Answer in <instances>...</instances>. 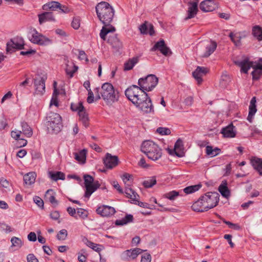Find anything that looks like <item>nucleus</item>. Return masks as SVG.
Listing matches in <instances>:
<instances>
[{"label": "nucleus", "mask_w": 262, "mask_h": 262, "mask_svg": "<svg viewBox=\"0 0 262 262\" xmlns=\"http://www.w3.org/2000/svg\"><path fill=\"white\" fill-rule=\"evenodd\" d=\"M125 95L137 107L145 113L154 112L151 99L139 86L132 85L125 91Z\"/></svg>", "instance_id": "nucleus-1"}, {"label": "nucleus", "mask_w": 262, "mask_h": 262, "mask_svg": "<svg viewBox=\"0 0 262 262\" xmlns=\"http://www.w3.org/2000/svg\"><path fill=\"white\" fill-rule=\"evenodd\" d=\"M96 11L101 23L105 26H109L114 16L113 8L108 3L101 2L96 5Z\"/></svg>", "instance_id": "nucleus-2"}, {"label": "nucleus", "mask_w": 262, "mask_h": 262, "mask_svg": "<svg viewBox=\"0 0 262 262\" xmlns=\"http://www.w3.org/2000/svg\"><path fill=\"white\" fill-rule=\"evenodd\" d=\"M141 150L149 159L153 161L158 160L162 155L161 148L155 142L150 140L145 141L142 143Z\"/></svg>", "instance_id": "nucleus-3"}, {"label": "nucleus", "mask_w": 262, "mask_h": 262, "mask_svg": "<svg viewBox=\"0 0 262 262\" xmlns=\"http://www.w3.org/2000/svg\"><path fill=\"white\" fill-rule=\"evenodd\" d=\"M100 93L107 104H112L118 100V92L115 90L114 86L110 83H103L101 86Z\"/></svg>", "instance_id": "nucleus-4"}, {"label": "nucleus", "mask_w": 262, "mask_h": 262, "mask_svg": "<svg viewBox=\"0 0 262 262\" xmlns=\"http://www.w3.org/2000/svg\"><path fill=\"white\" fill-rule=\"evenodd\" d=\"M234 63L241 68L242 72L247 73L250 68H252L254 70L252 72L253 79L258 80L262 75V70L257 69V67L253 64V62L250 61L248 58H245L242 60H235Z\"/></svg>", "instance_id": "nucleus-5"}, {"label": "nucleus", "mask_w": 262, "mask_h": 262, "mask_svg": "<svg viewBox=\"0 0 262 262\" xmlns=\"http://www.w3.org/2000/svg\"><path fill=\"white\" fill-rule=\"evenodd\" d=\"M46 125L49 132L57 134L62 126L61 116L57 113L50 112L47 117Z\"/></svg>", "instance_id": "nucleus-6"}, {"label": "nucleus", "mask_w": 262, "mask_h": 262, "mask_svg": "<svg viewBox=\"0 0 262 262\" xmlns=\"http://www.w3.org/2000/svg\"><path fill=\"white\" fill-rule=\"evenodd\" d=\"M28 37L31 42L40 46H48L52 43L51 39L38 32L36 29L30 30Z\"/></svg>", "instance_id": "nucleus-7"}, {"label": "nucleus", "mask_w": 262, "mask_h": 262, "mask_svg": "<svg viewBox=\"0 0 262 262\" xmlns=\"http://www.w3.org/2000/svg\"><path fill=\"white\" fill-rule=\"evenodd\" d=\"M158 83V78L153 74L147 75L144 78L138 80V85L144 91H151Z\"/></svg>", "instance_id": "nucleus-8"}, {"label": "nucleus", "mask_w": 262, "mask_h": 262, "mask_svg": "<svg viewBox=\"0 0 262 262\" xmlns=\"http://www.w3.org/2000/svg\"><path fill=\"white\" fill-rule=\"evenodd\" d=\"M83 179L85 187L84 196L89 198L91 194L99 188L100 184L99 181H94V178L90 175H84Z\"/></svg>", "instance_id": "nucleus-9"}, {"label": "nucleus", "mask_w": 262, "mask_h": 262, "mask_svg": "<svg viewBox=\"0 0 262 262\" xmlns=\"http://www.w3.org/2000/svg\"><path fill=\"white\" fill-rule=\"evenodd\" d=\"M200 198L204 201L205 204L204 205L206 206L209 210L217 205L219 201L220 195L217 192H209L204 194Z\"/></svg>", "instance_id": "nucleus-10"}, {"label": "nucleus", "mask_w": 262, "mask_h": 262, "mask_svg": "<svg viewBox=\"0 0 262 262\" xmlns=\"http://www.w3.org/2000/svg\"><path fill=\"white\" fill-rule=\"evenodd\" d=\"M156 50L160 51L165 56H170L172 54L170 49L166 45L165 41L162 39L157 41L150 49V51L152 52L156 51Z\"/></svg>", "instance_id": "nucleus-11"}, {"label": "nucleus", "mask_w": 262, "mask_h": 262, "mask_svg": "<svg viewBox=\"0 0 262 262\" xmlns=\"http://www.w3.org/2000/svg\"><path fill=\"white\" fill-rule=\"evenodd\" d=\"M24 46V41L21 38H15L11 39L7 43V52H12L15 49L21 50L23 49Z\"/></svg>", "instance_id": "nucleus-12"}, {"label": "nucleus", "mask_w": 262, "mask_h": 262, "mask_svg": "<svg viewBox=\"0 0 262 262\" xmlns=\"http://www.w3.org/2000/svg\"><path fill=\"white\" fill-rule=\"evenodd\" d=\"M143 251V250L140 248L127 250L122 253L121 258L124 260H133L135 259Z\"/></svg>", "instance_id": "nucleus-13"}, {"label": "nucleus", "mask_w": 262, "mask_h": 262, "mask_svg": "<svg viewBox=\"0 0 262 262\" xmlns=\"http://www.w3.org/2000/svg\"><path fill=\"white\" fill-rule=\"evenodd\" d=\"M103 163L107 168L111 169L118 164V158L117 156H113L111 154L107 153L103 159Z\"/></svg>", "instance_id": "nucleus-14"}, {"label": "nucleus", "mask_w": 262, "mask_h": 262, "mask_svg": "<svg viewBox=\"0 0 262 262\" xmlns=\"http://www.w3.org/2000/svg\"><path fill=\"white\" fill-rule=\"evenodd\" d=\"M217 7L213 0H205L200 5V9L204 12H211Z\"/></svg>", "instance_id": "nucleus-15"}, {"label": "nucleus", "mask_w": 262, "mask_h": 262, "mask_svg": "<svg viewBox=\"0 0 262 262\" xmlns=\"http://www.w3.org/2000/svg\"><path fill=\"white\" fill-rule=\"evenodd\" d=\"M96 212L102 216H108L114 214L116 210L113 207L102 205L97 208Z\"/></svg>", "instance_id": "nucleus-16"}, {"label": "nucleus", "mask_w": 262, "mask_h": 262, "mask_svg": "<svg viewBox=\"0 0 262 262\" xmlns=\"http://www.w3.org/2000/svg\"><path fill=\"white\" fill-rule=\"evenodd\" d=\"M34 83L36 93L40 95L43 94L45 92V79L43 77L35 78L34 79Z\"/></svg>", "instance_id": "nucleus-17"}, {"label": "nucleus", "mask_w": 262, "mask_h": 262, "mask_svg": "<svg viewBox=\"0 0 262 262\" xmlns=\"http://www.w3.org/2000/svg\"><path fill=\"white\" fill-rule=\"evenodd\" d=\"M208 72V70L206 68L203 67H198L192 73L193 77L197 81L199 84H201L202 82V77Z\"/></svg>", "instance_id": "nucleus-18"}, {"label": "nucleus", "mask_w": 262, "mask_h": 262, "mask_svg": "<svg viewBox=\"0 0 262 262\" xmlns=\"http://www.w3.org/2000/svg\"><path fill=\"white\" fill-rule=\"evenodd\" d=\"M221 133L226 138H233L236 136L235 126L232 123L222 128Z\"/></svg>", "instance_id": "nucleus-19"}, {"label": "nucleus", "mask_w": 262, "mask_h": 262, "mask_svg": "<svg viewBox=\"0 0 262 262\" xmlns=\"http://www.w3.org/2000/svg\"><path fill=\"white\" fill-rule=\"evenodd\" d=\"M206 51L203 55V57H208L212 54L217 47V44L215 41H209L205 42Z\"/></svg>", "instance_id": "nucleus-20"}, {"label": "nucleus", "mask_w": 262, "mask_h": 262, "mask_svg": "<svg viewBox=\"0 0 262 262\" xmlns=\"http://www.w3.org/2000/svg\"><path fill=\"white\" fill-rule=\"evenodd\" d=\"M173 152L178 157H183L184 156L183 150V142L180 139H178L176 142L173 150H169L170 154L172 155Z\"/></svg>", "instance_id": "nucleus-21"}, {"label": "nucleus", "mask_w": 262, "mask_h": 262, "mask_svg": "<svg viewBox=\"0 0 262 262\" xmlns=\"http://www.w3.org/2000/svg\"><path fill=\"white\" fill-rule=\"evenodd\" d=\"M250 163L259 174L262 176V159L257 157H252Z\"/></svg>", "instance_id": "nucleus-22"}, {"label": "nucleus", "mask_w": 262, "mask_h": 262, "mask_svg": "<svg viewBox=\"0 0 262 262\" xmlns=\"http://www.w3.org/2000/svg\"><path fill=\"white\" fill-rule=\"evenodd\" d=\"M198 1L190 3L189 7L187 11L188 15L186 17V19H190L193 18L198 11Z\"/></svg>", "instance_id": "nucleus-23"}, {"label": "nucleus", "mask_w": 262, "mask_h": 262, "mask_svg": "<svg viewBox=\"0 0 262 262\" xmlns=\"http://www.w3.org/2000/svg\"><path fill=\"white\" fill-rule=\"evenodd\" d=\"M256 102V97H252L250 101V105L249 107V114L247 117V120L250 122H252L253 116L257 111Z\"/></svg>", "instance_id": "nucleus-24"}, {"label": "nucleus", "mask_w": 262, "mask_h": 262, "mask_svg": "<svg viewBox=\"0 0 262 262\" xmlns=\"http://www.w3.org/2000/svg\"><path fill=\"white\" fill-rule=\"evenodd\" d=\"M39 22L40 24L47 21L55 20L52 12H45L38 15Z\"/></svg>", "instance_id": "nucleus-25"}, {"label": "nucleus", "mask_w": 262, "mask_h": 262, "mask_svg": "<svg viewBox=\"0 0 262 262\" xmlns=\"http://www.w3.org/2000/svg\"><path fill=\"white\" fill-rule=\"evenodd\" d=\"M60 3L56 1L50 2L42 6V9L45 11H58Z\"/></svg>", "instance_id": "nucleus-26"}, {"label": "nucleus", "mask_w": 262, "mask_h": 262, "mask_svg": "<svg viewBox=\"0 0 262 262\" xmlns=\"http://www.w3.org/2000/svg\"><path fill=\"white\" fill-rule=\"evenodd\" d=\"M139 61V57L136 56L132 58H129L124 64V70L129 71L132 70L136 64Z\"/></svg>", "instance_id": "nucleus-27"}, {"label": "nucleus", "mask_w": 262, "mask_h": 262, "mask_svg": "<svg viewBox=\"0 0 262 262\" xmlns=\"http://www.w3.org/2000/svg\"><path fill=\"white\" fill-rule=\"evenodd\" d=\"M115 31V28L113 26L109 25V26L104 25L100 33V37L103 40H106V36L110 32H113Z\"/></svg>", "instance_id": "nucleus-28"}, {"label": "nucleus", "mask_w": 262, "mask_h": 262, "mask_svg": "<svg viewBox=\"0 0 262 262\" xmlns=\"http://www.w3.org/2000/svg\"><path fill=\"white\" fill-rule=\"evenodd\" d=\"M55 193L52 189H49L46 193V198L54 206H56L58 205V201L56 200Z\"/></svg>", "instance_id": "nucleus-29"}, {"label": "nucleus", "mask_w": 262, "mask_h": 262, "mask_svg": "<svg viewBox=\"0 0 262 262\" xmlns=\"http://www.w3.org/2000/svg\"><path fill=\"white\" fill-rule=\"evenodd\" d=\"M125 193L127 198L131 199L132 201H133V203L139 197L136 191L132 188L127 187L125 189Z\"/></svg>", "instance_id": "nucleus-30"}, {"label": "nucleus", "mask_w": 262, "mask_h": 262, "mask_svg": "<svg viewBox=\"0 0 262 262\" xmlns=\"http://www.w3.org/2000/svg\"><path fill=\"white\" fill-rule=\"evenodd\" d=\"M36 177L35 172H29L24 176V181L26 184L31 185L35 182Z\"/></svg>", "instance_id": "nucleus-31"}, {"label": "nucleus", "mask_w": 262, "mask_h": 262, "mask_svg": "<svg viewBox=\"0 0 262 262\" xmlns=\"http://www.w3.org/2000/svg\"><path fill=\"white\" fill-rule=\"evenodd\" d=\"M252 34L258 41L262 40V28L256 25L252 28Z\"/></svg>", "instance_id": "nucleus-32"}, {"label": "nucleus", "mask_w": 262, "mask_h": 262, "mask_svg": "<svg viewBox=\"0 0 262 262\" xmlns=\"http://www.w3.org/2000/svg\"><path fill=\"white\" fill-rule=\"evenodd\" d=\"M221 152V149L218 147L213 148L211 146H207L206 147V153L210 157H214L218 155Z\"/></svg>", "instance_id": "nucleus-33"}, {"label": "nucleus", "mask_w": 262, "mask_h": 262, "mask_svg": "<svg viewBox=\"0 0 262 262\" xmlns=\"http://www.w3.org/2000/svg\"><path fill=\"white\" fill-rule=\"evenodd\" d=\"M107 42L110 43L113 47L116 48H119L121 45V42L115 34L110 36L107 39Z\"/></svg>", "instance_id": "nucleus-34"}, {"label": "nucleus", "mask_w": 262, "mask_h": 262, "mask_svg": "<svg viewBox=\"0 0 262 262\" xmlns=\"http://www.w3.org/2000/svg\"><path fill=\"white\" fill-rule=\"evenodd\" d=\"M75 159L79 162L81 163H84L86 160V150L82 149L79 152H76L74 154Z\"/></svg>", "instance_id": "nucleus-35"}, {"label": "nucleus", "mask_w": 262, "mask_h": 262, "mask_svg": "<svg viewBox=\"0 0 262 262\" xmlns=\"http://www.w3.org/2000/svg\"><path fill=\"white\" fill-rule=\"evenodd\" d=\"M22 133L27 137H31L33 134L32 129L26 122L21 123Z\"/></svg>", "instance_id": "nucleus-36"}, {"label": "nucleus", "mask_w": 262, "mask_h": 262, "mask_svg": "<svg viewBox=\"0 0 262 262\" xmlns=\"http://www.w3.org/2000/svg\"><path fill=\"white\" fill-rule=\"evenodd\" d=\"M79 120L82 122L83 125L87 127L89 126V118L85 112V109L80 111L79 113Z\"/></svg>", "instance_id": "nucleus-37"}, {"label": "nucleus", "mask_w": 262, "mask_h": 262, "mask_svg": "<svg viewBox=\"0 0 262 262\" xmlns=\"http://www.w3.org/2000/svg\"><path fill=\"white\" fill-rule=\"evenodd\" d=\"M219 191L221 193L222 196L226 198H228L230 195V192L227 186V183L221 184L219 187Z\"/></svg>", "instance_id": "nucleus-38"}, {"label": "nucleus", "mask_w": 262, "mask_h": 262, "mask_svg": "<svg viewBox=\"0 0 262 262\" xmlns=\"http://www.w3.org/2000/svg\"><path fill=\"white\" fill-rule=\"evenodd\" d=\"M50 178L54 180L57 181L58 180H64L65 179V175L64 174L60 171H57L56 172H49V173Z\"/></svg>", "instance_id": "nucleus-39"}, {"label": "nucleus", "mask_w": 262, "mask_h": 262, "mask_svg": "<svg viewBox=\"0 0 262 262\" xmlns=\"http://www.w3.org/2000/svg\"><path fill=\"white\" fill-rule=\"evenodd\" d=\"M202 187L201 184H197L186 187L183 189V191L186 194H190L199 190Z\"/></svg>", "instance_id": "nucleus-40"}, {"label": "nucleus", "mask_w": 262, "mask_h": 262, "mask_svg": "<svg viewBox=\"0 0 262 262\" xmlns=\"http://www.w3.org/2000/svg\"><path fill=\"white\" fill-rule=\"evenodd\" d=\"M179 195L180 191L172 190L165 193L163 195V197L168 199L170 201H173Z\"/></svg>", "instance_id": "nucleus-41"}, {"label": "nucleus", "mask_w": 262, "mask_h": 262, "mask_svg": "<svg viewBox=\"0 0 262 262\" xmlns=\"http://www.w3.org/2000/svg\"><path fill=\"white\" fill-rule=\"evenodd\" d=\"M201 198H200L192 204L191 208L193 210L196 212H204L202 206L203 205L201 204Z\"/></svg>", "instance_id": "nucleus-42"}, {"label": "nucleus", "mask_w": 262, "mask_h": 262, "mask_svg": "<svg viewBox=\"0 0 262 262\" xmlns=\"http://www.w3.org/2000/svg\"><path fill=\"white\" fill-rule=\"evenodd\" d=\"M78 67L73 64V69H71V67L69 64H67V68L66 69V72L68 75H69L70 78H72L74 76V74L77 71Z\"/></svg>", "instance_id": "nucleus-43"}, {"label": "nucleus", "mask_w": 262, "mask_h": 262, "mask_svg": "<svg viewBox=\"0 0 262 262\" xmlns=\"http://www.w3.org/2000/svg\"><path fill=\"white\" fill-rule=\"evenodd\" d=\"M156 179L155 177L144 181L143 185L145 188H150L156 184Z\"/></svg>", "instance_id": "nucleus-44"}, {"label": "nucleus", "mask_w": 262, "mask_h": 262, "mask_svg": "<svg viewBox=\"0 0 262 262\" xmlns=\"http://www.w3.org/2000/svg\"><path fill=\"white\" fill-rule=\"evenodd\" d=\"M71 108L73 111H77L78 113L80 111L84 110V107L81 102H79L78 104L72 103Z\"/></svg>", "instance_id": "nucleus-45"}, {"label": "nucleus", "mask_w": 262, "mask_h": 262, "mask_svg": "<svg viewBox=\"0 0 262 262\" xmlns=\"http://www.w3.org/2000/svg\"><path fill=\"white\" fill-rule=\"evenodd\" d=\"M86 245L88 247L92 248L93 250L96 252H100L101 251V246L97 244H95L91 241H88Z\"/></svg>", "instance_id": "nucleus-46"}, {"label": "nucleus", "mask_w": 262, "mask_h": 262, "mask_svg": "<svg viewBox=\"0 0 262 262\" xmlns=\"http://www.w3.org/2000/svg\"><path fill=\"white\" fill-rule=\"evenodd\" d=\"M11 242L12 246L14 247L20 248L23 245L22 241L20 238L16 237H13L11 239Z\"/></svg>", "instance_id": "nucleus-47"}, {"label": "nucleus", "mask_w": 262, "mask_h": 262, "mask_svg": "<svg viewBox=\"0 0 262 262\" xmlns=\"http://www.w3.org/2000/svg\"><path fill=\"white\" fill-rule=\"evenodd\" d=\"M157 132L161 135H168L171 133L169 128L166 127H160L157 129Z\"/></svg>", "instance_id": "nucleus-48"}, {"label": "nucleus", "mask_w": 262, "mask_h": 262, "mask_svg": "<svg viewBox=\"0 0 262 262\" xmlns=\"http://www.w3.org/2000/svg\"><path fill=\"white\" fill-rule=\"evenodd\" d=\"M68 235V232L66 229L61 230L57 235V238L58 240H64Z\"/></svg>", "instance_id": "nucleus-49"}, {"label": "nucleus", "mask_w": 262, "mask_h": 262, "mask_svg": "<svg viewBox=\"0 0 262 262\" xmlns=\"http://www.w3.org/2000/svg\"><path fill=\"white\" fill-rule=\"evenodd\" d=\"M134 204H135L136 205H138L139 206L144 208H148V209H153V206L150 205L148 203L142 202L138 201V198L136 200V201L134 203Z\"/></svg>", "instance_id": "nucleus-50"}, {"label": "nucleus", "mask_w": 262, "mask_h": 262, "mask_svg": "<svg viewBox=\"0 0 262 262\" xmlns=\"http://www.w3.org/2000/svg\"><path fill=\"white\" fill-rule=\"evenodd\" d=\"M77 214L79 216L83 219H86L88 216L86 210L82 208H77Z\"/></svg>", "instance_id": "nucleus-51"}, {"label": "nucleus", "mask_w": 262, "mask_h": 262, "mask_svg": "<svg viewBox=\"0 0 262 262\" xmlns=\"http://www.w3.org/2000/svg\"><path fill=\"white\" fill-rule=\"evenodd\" d=\"M33 201L34 203L39 207L43 208V200L39 196H35L33 198Z\"/></svg>", "instance_id": "nucleus-52"}, {"label": "nucleus", "mask_w": 262, "mask_h": 262, "mask_svg": "<svg viewBox=\"0 0 262 262\" xmlns=\"http://www.w3.org/2000/svg\"><path fill=\"white\" fill-rule=\"evenodd\" d=\"M72 27L74 29H78L80 27V19L79 17H74L71 23Z\"/></svg>", "instance_id": "nucleus-53"}, {"label": "nucleus", "mask_w": 262, "mask_h": 262, "mask_svg": "<svg viewBox=\"0 0 262 262\" xmlns=\"http://www.w3.org/2000/svg\"><path fill=\"white\" fill-rule=\"evenodd\" d=\"M229 36L232 41L234 42L236 45H237L239 43V36L236 34H234L233 33H231Z\"/></svg>", "instance_id": "nucleus-54"}, {"label": "nucleus", "mask_w": 262, "mask_h": 262, "mask_svg": "<svg viewBox=\"0 0 262 262\" xmlns=\"http://www.w3.org/2000/svg\"><path fill=\"white\" fill-rule=\"evenodd\" d=\"M223 222L226 225H228L230 228H232V229H235L236 230H238L241 228L240 226L238 224H233L229 221H226L225 220H224Z\"/></svg>", "instance_id": "nucleus-55"}, {"label": "nucleus", "mask_w": 262, "mask_h": 262, "mask_svg": "<svg viewBox=\"0 0 262 262\" xmlns=\"http://www.w3.org/2000/svg\"><path fill=\"white\" fill-rule=\"evenodd\" d=\"M79 52V56L78 59L80 60H85V61L88 62L89 61L88 58L84 51L82 50H78Z\"/></svg>", "instance_id": "nucleus-56"}, {"label": "nucleus", "mask_w": 262, "mask_h": 262, "mask_svg": "<svg viewBox=\"0 0 262 262\" xmlns=\"http://www.w3.org/2000/svg\"><path fill=\"white\" fill-rule=\"evenodd\" d=\"M139 30L141 34H148V26L146 25V22L142 24L139 27Z\"/></svg>", "instance_id": "nucleus-57"}, {"label": "nucleus", "mask_w": 262, "mask_h": 262, "mask_svg": "<svg viewBox=\"0 0 262 262\" xmlns=\"http://www.w3.org/2000/svg\"><path fill=\"white\" fill-rule=\"evenodd\" d=\"M151 256L149 253H145L141 256L140 262H151Z\"/></svg>", "instance_id": "nucleus-58"}, {"label": "nucleus", "mask_w": 262, "mask_h": 262, "mask_svg": "<svg viewBox=\"0 0 262 262\" xmlns=\"http://www.w3.org/2000/svg\"><path fill=\"white\" fill-rule=\"evenodd\" d=\"M58 11L64 13H68L70 12V9L68 6L66 5H62L60 4Z\"/></svg>", "instance_id": "nucleus-59"}, {"label": "nucleus", "mask_w": 262, "mask_h": 262, "mask_svg": "<svg viewBox=\"0 0 262 262\" xmlns=\"http://www.w3.org/2000/svg\"><path fill=\"white\" fill-rule=\"evenodd\" d=\"M21 133V132L20 130H13L11 132V137L13 139L18 140L20 139Z\"/></svg>", "instance_id": "nucleus-60"}, {"label": "nucleus", "mask_w": 262, "mask_h": 262, "mask_svg": "<svg viewBox=\"0 0 262 262\" xmlns=\"http://www.w3.org/2000/svg\"><path fill=\"white\" fill-rule=\"evenodd\" d=\"M0 229L3 231H5L6 232H10L11 231L10 226H8L4 223H0Z\"/></svg>", "instance_id": "nucleus-61"}, {"label": "nucleus", "mask_w": 262, "mask_h": 262, "mask_svg": "<svg viewBox=\"0 0 262 262\" xmlns=\"http://www.w3.org/2000/svg\"><path fill=\"white\" fill-rule=\"evenodd\" d=\"M67 212L71 216L75 219H77V216L76 215V209L71 207H69L67 208Z\"/></svg>", "instance_id": "nucleus-62"}, {"label": "nucleus", "mask_w": 262, "mask_h": 262, "mask_svg": "<svg viewBox=\"0 0 262 262\" xmlns=\"http://www.w3.org/2000/svg\"><path fill=\"white\" fill-rule=\"evenodd\" d=\"M88 92V97L87 98V102L89 103H92L94 102V94L91 90H89Z\"/></svg>", "instance_id": "nucleus-63"}, {"label": "nucleus", "mask_w": 262, "mask_h": 262, "mask_svg": "<svg viewBox=\"0 0 262 262\" xmlns=\"http://www.w3.org/2000/svg\"><path fill=\"white\" fill-rule=\"evenodd\" d=\"M28 262H39L35 255L33 254H29L27 256Z\"/></svg>", "instance_id": "nucleus-64"}]
</instances>
